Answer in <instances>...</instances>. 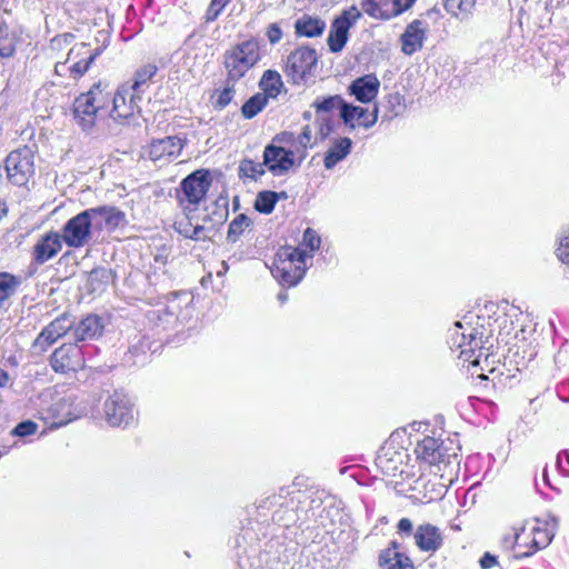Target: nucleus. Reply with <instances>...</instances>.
<instances>
[{
	"label": "nucleus",
	"mask_w": 569,
	"mask_h": 569,
	"mask_svg": "<svg viewBox=\"0 0 569 569\" xmlns=\"http://www.w3.org/2000/svg\"><path fill=\"white\" fill-rule=\"evenodd\" d=\"M184 147L182 139L176 136L152 140L144 154L158 167L166 166L176 160Z\"/></svg>",
	"instance_id": "obj_13"
},
{
	"label": "nucleus",
	"mask_w": 569,
	"mask_h": 569,
	"mask_svg": "<svg viewBox=\"0 0 569 569\" xmlns=\"http://www.w3.org/2000/svg\"><path fill=\"white\" fill-rule=\"evenodd\" d=\"M488 319L469 315L456 321L450 333L451 349L459 350L458 358L477 367L480 358L488 360L493 343L490 341L492 330L487 328Z\"/></svg>",
	"instance_id": "obj_1"
},
{
	"label": "nucleus",
	"mask_w": 569,
	"mask_h": 569,
	"mask_svg": "<svg viewBox=\"0 0 569 569\" xmlns=\"http://www.w3.org/2000/svg\"><path fill=\"white\" fill-rule=\"evenodd\" d=\"M380 81L370 73L355 79L349 86V93L359 102L368 103L376 99L379 92Z\"/></svg>",
	"instance_id": "obj_24"
},
{
	"label": "nucleus",
	"mask_w": 569,
	"mask_h": 569,
	"mask_svg": "<svg viewBox=\"0 0 569 569\" xmlns=\"http://www.w3.org/2000/svg\"><path fill=\"white\" fill-rule=\"evenodd\" d=\"M176 310H177L176 301H171V302L167 306V311H168L170 315H176Z\"/></svg>",
	"instance_id": "obj_60"
},
{
	"label": "nucleus",
	"mask_w": 569,
	"mask_h": 569,
	"mask_svg": "<svg viewBox=\"0 0 569 569\" xmlns=\"http://www.w3.org/2000/svg\"><path fill=\"white\" fill-rule=\"evenodd\" d=\"M21 283L22 278L20 276L0 272V308L4 301L16 293Z\"/></svg>",
	"instance_id": "obj_33"
},
{
	"label": "nucleus",
	"mask_w": 569,
	"mask_h": 569,
	"mask_svg": "<svg viewBox=\"0 0 569 569\" xmlns=\"http://www.w3.org/2000/svg\"><path fill=\"white\" fill-rule=\"evenodd\" d=\"M351 139L345 137L336 140L329 150L326 152L323 164L325 168L330 170L338 162L342 161L351 151Z\"/></svg>",
	"instance_id": "obj_30"
},
{
	"label": "nucleus",
	"mask_w": 569,
	"mask_h": 569,
	"mask_svg": "<svg viewBox=\"0 0 569 569\" xmlns=\"http://www.w3.org/2000/svg\"><path fill=\"white\" fill-rule=\"evenodd\" d=\"M379 565L382 569H415L410 558L399 551V545L396 541L381 551Z\"/></svg>",
	"instance_id": "obj_26"
},
{
	"label": "nucleus",
	"mask_w": 569,
	"mask_h": 569,
	"mask_svg": "<svg viewBox=\"0 0 569 569\" xmlns=\"http://www.w3.org/2000/svg\"><path fill=\"white\" fill-rule=\"evenodd\" d=\"M562 456H563V459H567V461L569 462V455L566 451L560 452L558 455V461L561 459Z\"/></svg>",
	"instance_id": "obj_63"
},
{
	"label": "nucleus",
	"mask_w": 569,
	"mask_h": 569,
	"mask_svg": "<svg viewBox=\"0 0 569 569\" xmlns=\"http://www.w3.org/2000/svg\"><path fill=\"white\" fill-rule=\"evenodd\" d=\"M184 212L186 216L174 223L178 233L194 241H204L208 239L210 233L209 227L201 222L200 217H196L189 211Z\"/></svg>",
	"instance_id": "obj_22"
},
{
	"label": "nucleus",
	"mask_w": 569,
	"mask_h": 569,
	"mask_svg": "<svg viewBox=\"0 0 569 569\" xmlns=\"http://www.w3.org/2000/svg\"><path fill=\"white\" fill-rule=\"evenodd\" d=\"M103 325L98 316L89 315L81 319L77 325L73 323L71 338L74 343L93 340L101 336Z\"/></svg>",
	"instance_id": "obj_25"
},
{
	"label": "nucleus",
	"mask_w": 569,
	"mask_h": 569,
	"mask_svg": "<svg viewBox=\"0 0 569 569\" xmlns=\"http://www.w3.org/2000/svg\"><path fill=\"white\" fill-rule=\"evenodd\" d=\"M360 18V10L356 6H352L348 10H345L336 20H342L348 23V28H351Z\"/></svg>",
	"instance_id": "obj_52"
},
{
	"label": "nucleus",
	"mask_w": 569,
	"mask_h": 569,
	"mask_svg": "<svg viewBox=\"0 0 569 569\" xmlns=\"http://www.w3.org/2000/svg\"><path fill=\"white\" fill-rule=\"evenodd\" d=\"M295 150L269 144L263 151V162L274 176L287 173L295 164Z\"/></svg>",
	"instance_id": "obj_17"
},
{
	"label": "nucleus",
	"mask_w": 569,
	"mask_h": 569,
	"mask_svg": "<svg viewBox=\"0 0 569 569\" xmlns=\"http://www.w3.org/2000/svg\"><path fill=\"white\" fill-rule=\"evenodd\" d=\"M228 82H230L228 80ZM234 97V88L233 84L227 83V86L222 90H217L212 96V104L214 109L222 110L224 109Z\"/></svg>",
	"instance_id": "obj_43"
},
{
	"label": "nucleus",
	"mask_w": 569,
	"mask_h": 569,
	"mask_svg": "<svg viewBox=\"0 0 569 569\" xmlns=\"http://www.w3.org/2000/svg\"><path fill=\"white\" fill-rule=\"evenodd\" d=\"M229 270V266L226 261L221 262V269L217 271L218 277H223Z\"/></svg>",
	"instance_id": "obj_58"
},
{
	"label": "nucleus",
	"mask_w": 569,
	"mask_h": 569,
	"mask_svg": "<svg viewBox=\"0 0 569 569\" xmlns=\"http://www.w3.org/2000/svg\"><path fill=\"white\" fill-rule=\"evenodd\" d=\"M389 117L401 114L405 110L403 99L399 93H391L386 97V106Z\"/></svg>",
	"instance_id": "obj_46"
},
{
	"label": "nucleus",
	"mask_w": 569,
	"mask_h": 569,
	"mask_svg": "<svg viewBox=\"0 0 569 569\" xmlns=\"http://www.w3.org/2000/svg\"><path fill=\"white\" fill-rule=\"evenodd\" d=\"M16 50V37L10 32L8 26L0 24V57L9 58Z\"/></svg>",
	"instance_id": "obj_41"
},
{
	"label": "nucleus",
	"mask_w": 569,
	"mask_h": 569,
	"mask_svg": "<svg viewBox=\"0 0 569 569\" xmlns=\"http://www.w3.org/2000/svg\"><path fill=\"white\" fill-rule=\"evenodd\" d=\"M458 450L452 441L448 446L432 437H425L415 448L417 458L435 467L437 470L433 473L440 477H443L448 469L450 473L457 471L460 463Z\"/></svg>",
	"instance_id": "obj_4"
},
{
	"label": "nucleus",
	"mask_w": 569,
	"mask_h": 569,
	"mask_svg": "<svg viewBox=\"0 0 569 569\" xmlns=\"http://www.w3.org/2000/svg\"><path fill=\"white\" fill-rule=\"evenodd\" d=\"M562 456H563V459H567V461L569 462V455L566 451L560 452L558 455V461L561 459Z\"/></svg>",
	"instance_id": "obj_62"
},
{
	"label": "nucleus",
	"mask_w": 569,
	"mask_h": 569,
	"mask_svg": "<svg viewBox=\"0 0 569 569\" xmlns=\"http://www.w3.org/2000/svg\"><path fill=\"white\" fill-rule=\"evenodd\" d=\"M349 29L347 22L335 19L327 39L331 52L337 53L343 49L348 40Z\"/></svg>",
	"instance_id": "obj_31"
},
{
	"label": "nucleus",
	"mask_w": 569,
	"mask_h": 569,
	"mask_svg": "<svg viewBox=\"0 0 569 569\" xmlns=\"http://www.w3.org/2000/svg\"><path fill=\"white\" fill-rule=\"evenodd\" d=\"M318 59V53L313 48L299 47L288 54L283 69L284 74L293 84H305L316 77Z\"/></svg>",
	"instance_id": "obj_6"
},
{
	"label": "nucleus",
	"mask_w": 569,
	"mask_h": 569,
	"mask_svg": "<svg viewBox=\"0 0 569 569\" xmlns=\"http://www.w3.org/2000/svg\"><path fill=\"white\" fill-rule=\"evenodd\" d=\"M558 529V519L550 517L545 527L533 526L528 531V538L531 537L533 549L525 550L516 555V558H526L532 556L537 550L546 548L552 540Z\"/></svg>",
	"instance_id": "obj_19"
},
{
	"label": "nucleus",
	"mask_w": 569,
	"mask_h": 569,
	"mask_svg": "<svg viewBox=\"0 0 569 569\" xmlns=\"http://www.w3.org/2000/svg\"><path fill=\"white\" fill-rule=\"evenodd\" d=\"M62 237L57 231L44 233L33 247V261L38 264H43L56 257L62 249Z\"/></svg>",
	"instance_id": "obj_20"
},
{
	"label": "nucleus",
	"mask_w": 569,
	"mask_h": 569,
	"mask_svg": "<svg viewBox=\"0 0 569 569\" xmlns=\"http://www.w3.org/2000/svg\"><path fill=\"white\" fill-rule=\"evenodd\" d=\"M211 184L210 173L206 169L196 170L180 183L179 201L184 211L193 212L203 200Z\"/></svg>",
	"instance_id": "obj_10"
},
{
	"label": "nucleus",
	"mask_w": 569,
	"mask_h": 569,
	"mask_svg": "<svg viewBox=\"0 0 569 569\" xmlns=\"http://www.w3.org/2000/svg\"><path fill=\"white\" fill-rule=\"evenodd\" d=\"M38 430V425L31 420H26L20 423H18L13 430L11 431V435L17 437H27L36 433Z\"/></svg>",
	"instance_id": "obj_51"
},
{
	"label": "nucleus",
	"mask_w": 569,
	"mask_h": 569,
	"mask_svg": "<svg viewBox=\"0 0 569 569\" xmlns=\"http://www.w3.org/2000/svg\"><path fill=\"white\" fill-rule=\"evenodd\" d=\"M170 259V249L166 246L158 248L153 256L154 268L166 273V266Z\"/></svg>",
	"instance_id": "obj_49"
},
{
	"label": "nucleus",
	"mask_w": 569,
	"mask_h": 569,
	"mask_svg": "<svg viewBox=\"0 0 569 569\" xmlns=\"http://www.w3.org/2000/svg\"><path fill=\"white\" fill-rule=\"evenodd\" d=\"M231 0H211L207 11H206V21L207 22H213L214 20L218 19V17L220 16V13L222 12V10L226 8V6L230 2Z\"/></svg>",
	"instance_id": "obj_48"
},
{
	"label": "nucleus",
	"mask_w": 569,
	"mask_h": 569,
	"mask_svg": "<svg viewBox=\"0 0 569 569\" xmlns=\"http://www.w3.org/2000/svg\"><path fill=\"white\" fill-rule=\"evenodd\" d=\"M556 254L561 262L569 264V232L559 237Z\"/></svg>",
	"instance_id": "obj_50"
},
{
	"label": "nucleus",
	"mask_w": 569,
	"mask_h": 569,
	"mask_svg": "<svg viewBox=\"0 0 569 569\" xmlns=\"http://www.w3.org/2000/svg\"><path fill=\"white\" fill-rule=\"evenodd\" d=\"M103 417L112 428H128L138 421V411L127 393L114 391L103 403Z\"/></svg>",
	"instance_id": "obj_9"
},
{
	"label": "nucleus",
	"mask_w": 569,
	"mask_h": 569,
	"mask_svg": "<svg viewBox=\"0 0 569 569\" xmlns=\"http://www.w3.org/2000/svg\"><path fill=\"white\" fill-rule=\"evenodd\" d=\"M345 104V99L339 96H329V97H318L312 102V108L316 111V117L318 116H331L333 110H339L341 112L342 106Z\"/></svg>",
	"instance_id": "obj_32"
},
{
	"label": "nucleus",
	"mask_w": 569,
	"mask_h": 569,
	"mask_svg": "<svg viewBox=\"0 0 569 569\" xmlns=\"http://www.w3.org/2000/svg\"><path fill=\"white\" fill-rule=\"evenodd\" d=\"M278 300L281 302V303H284L287 300H288V295L286 292H280L278 295Z\"/></svg>",
	"instance_id": "obj_61"
},
{
	"label": "nucleus",
	"mask_w": 569,
	"mask_h": 569,
	"mask_svg": "<svg viewBox=\"0 0 569 569\" xmlns=\"http://www.w3.org/2000/svg\"><path fill=\"white\" fill-rule=\"evenodd\" d=\"M266 36L271 44H276L282 38V30L278 23H271L267 29Z\"/></svg>",
	"instance_id": "obj_53"
},
{
	"label": "nucleus",
	"mask_w": 569,
	"mask_h": 569,
	"mask_svg": "<svg viewBox=\"0 0 569 569\" xmlns=\"http://www.w3.org/2000/svg\"><path fill=\"white\" fill-rule=\"evenodd\" d=\"M111 92L108 84L98 82L86 93H81L73 102V118L83 131H90L98 119L109 116L108 108Z\"/></svg>",
	"instance_id": "obj_3"
},
{
	"label": "nucleus",
	"mask_w": 569,
	"mask_h": 569,
	"mask_svg": "<svg viewBox=\"0 0 569 569\" xmlns=\"http://www.w3.org/2000/svg\"><path fill=\"white\" fill-rule=\"evenodd\" d=\"M267 102L268 99L266 94L256 93L243 103L241 108L242 116L246 119H252L266 107Z\"/></svg>",
	"instance_id": "obj_37"
},
{
	"label": "nucleus",
	"mask_w": 569,
	"mask_h": 569,
	"mask_svg": "<svg viewBox=\"0 0 569 569\" xmlns=\"http://www.w3.org/2000/svg\"><path fill=\"white\" fill-rule=\"evenodd\" d=\"M528 531L526 526L515 528L512 543L517 549L515 556L521 551L533 549L531 546V537L528 538Z\"/></svg>",
	"instance_id": "obj_44"
},
{
	"label": "nucleus",
	"mask_w": 569,
	"mask_h": 569,
	"mask_svg": "<svg viewBox=\"0 0 569 569\" xmlns=\"http://www.w3.org/2000/svg\"><path fill=\"white\" fill-rule=\"evenodd\" d=\"M8 380H9V376H8V373H7L4 370H1V369H0V387L6 386V383L8 382Z\"/></svg>",
	"instance_id": "obj_59"
},
{
	"label": "nucleus",
	"mask_w": 569,
	"mask_h": 569,
	"mask_svg": "<svg viewBox=\"0 0 569 569\" xmlns=\"http://www.w3.org/2000/svg\"><path fill=\"white\" fill-rule=\"evenodd\" d=\"M123 213L110 206L83 210L69 219L60 236L70 248H82L90 242L96 231L113 230L123 220Z\"/></svg>",
	"instance_id": "obj_2"
},
{
	"label": "nucleus",
	"mask_w": 569,
	"mask_h": 569,
	"mask_svg": "<svg viewBox=\"0 0 569 569\" xmlns=\"http://www.w3.org/2000/svg\"><path fill=\"white\" fill-rule=\"evenodd\" d=\"M7 178L17 186H23L34 173L33 151L23 147L9 153L6 160Z\"/></svg>",
	"instance_id": "obj_11"
},
{
	"label": "nucleus",
	"mask_w": 569,
	"mask_h": 569,
	"mask_svg": "<svg viewBox=\"0 0 569 569\" xmlns=\"http://www.w3.org/2000/svg\"><path fill=\"white\" fill-rule=\"evenodd\" d=\"M250 224L251 219L248 216L243 213L238 214L229 224L227 240L236 242Z\"/></svg>",
	"instance_id": "obj_40"
},
{
	"label": "nucleus",
	"mask_w": 569,
	"mask_h": 569,
	"mask_svg": "<svg viewBox=\"0 0 569 569\" xmlns=\"http://www.w3.org/2000/svg\"><path fill=\"white\" fill-rule=\"evenodd\" d=\"M158 72V66L153 62H147L140 66L133 73V77L129 83V88L139 94H143Z\"/></svg>",
	"instance_id": "obj_28"
},
{
	"label": "nucleus",
	"mask_w": 569,
	"mask_h": 569,
	"mask_svg": "<svg viewBox=\"0 0 569 569\" xmlns=\"http://www.w3.org/2000/svg\"><path fill=\"white\" fill-rule=\"evenodd\" d=\"M280 194L274 191H261L254 201V209L261 213H271Z\"/></svg>",
	"instance_id": "obj_39"
},
{
	"label": "nucleus",
	"mask_w": 569,
	"mask_h": 569,
	"mask_svg": "<svg viewBox=\"0 0 569 569\" xmlns=\"http://www.w3.org/2000/svg\"><path fill=\"white\" fill-rule=\"evenodd\" d=\"M307 250L302 248H283L274 259L271 272L282 284H298L305 276Z\"/></svg>",
	"instance_id": "obj_5"
},
{
	"label": "nucleus",
	"mask_w": 569,
	"mask_h": 569,
	"mask_svg": "<svg viewBox=\"0 0 569 569\" xmlns=\"http://www.w3.org/2000/svg\"><path fill=\"white\" fill-rule=\"evenodd\" d=\"M74 36L71 33H63L52 39L53 46H61L62 43L69 44L73 40Z\"/></svg>",
	"instance_id": "obj_56"
},
{
	"label": "nucleus",
	"mask_w": 569,
	"mask_h": 569,
	"mask_svg": "<svg viewBox=\"0 0 569 569\" xmlns=\"http://www.w3.org/2000/svg\"><path fill=\"white\" fill-rule=\"evenodd\" d=\"M273 519H274L276 521H280V520H281V517L279 516V511H277V512L274 513Z\"/></svg>",
	"instance_id": "obj_64"
},
{
	"label": "nucleus",
	"mask_w": 569,
	"mask_h": 569,
	"mask_svg": "<svg viewBox=\"0 0 569 569\" xmlns=\"http://www.w3.org/2000/svg\"><path fill=\"white\" fill-rule=\"evenodd\" d=\"M378 111L379 108L377 106H375L372 111L369 112L367 108L353 106L345 101L340 112V118L343 124L351 130L357 127L368 129L377 122Z\"/></svg>",
	"instance_id": "obj_18"
},
{
	"label": "nucleus",
	"mask_w": 569,
	"mask_h": 569,
	"mask_svg": "<svg viewBox=\"0 0 569 569\" xmlns=\"http://www.w3.org/2000/svg\"><path fill=\"white\" fill-rule=\"evenodd\" d=\"M415 545L425 552H436L442 546L440 529L431 523L419 525L413 532Z\"/></svg>",
	"instance_id": "obj_23"
},
{
	"label": "nucleus",
	"mask_w": 569,
	"mask_h": 569,
	"mask_svg": "<svg viewBox=\"0 0 569 569\" xmlns=\"http://www.w3.org/2000/svg\"><path fill=\"white\" fill-rule=\"evenodd\" d=\"M316 124L318 136L321 140H325L335 132L339 122L332 116H318L316 117Z\"/></svg>",
	"instance_id": "obj_42"
},
{
	"label": "nucleus",
	"mask_w": 569,
	"mask_h": 569,
	"mask_svg": "<svg viewBox=\"0 0 569 569\" xmlns=\"http://www.w3.org/2000/svg\"><path fill=\"white\" fill-rule=\"evenodd\" d=\"M260 87L263 90V94H266L267 98H276L281 92V89L283 87L281 76L279 74V72L273 70L264 71L260 80Z\"/></svg>",
	"instance_id": "obj_34"
},
{
	"label": "nucleus",
	"mask_w": 569,
	"mask_h": 569,
	"mask_svg": "<svg viewBox=\"0 0 569 569\" xmlns=\"http://www.w3.org/2000/svg\"><path fill=\"white\" fill-rule=\"evenodd\" d=\"M264 162H256L250 159H243L239 163V178L240 179H250V180H257L259 177L264 174Z\"/></svg>",
	"instance_id": "obj_36"
},
{
	"label": "nucleus",
	"mask_w": 569,
	"mask_h": 569,
	"mask_svg": "<svg viewBox=\"0 0 569 569\" xmlns=\"http://www.w3.org/2000/svg\"><path fill=\"white\" fill-rule=\"evenodd\" d=\"M112 271L107 268H96L89 274V284L92 291H102L112 280Z\"/></svg>",
	"instance_id": "obj_38"
},
{
	"label": "nucleus",
	"mask_w": 569,
	"mask_h": 569,
	"mask_svg": "<svg viewBox=\"0 0 569 569\" xmlns=\"http://www.w3.org/2000/svg\"><path fill=\"white\" fill-rule=\"evenodd\" d=\"M377 460L380 468L388 469L387 463L389 462V459L387 458V453H380Z\"/></svg>",
	"instance_id": "obj_57"
},
{
	"label": "nucleus",
	"mask_w": 569,
	"mask_h": 569,
	"mask_svg": "<svg viewBox=\"0 0 569 569\" xmlns=\"http://www.w3.org/2000/svg\"><path fill=\"white\" fill-rule=\"evenodd\" d=\"M302 244L309 248L307 258H312L313 252L320 248L321 239L315 230L308 228L303 233Z\"/></svg>",
	"instance_id": "obj_47"
},
{
	"label": "nucleus",
	"mask_w": 569,
	"mask_h": 569,
	"mask_svg": "<svg viewBox=\"0 0 569 569\" xmlns=\"http://www.w3.org/2000/svg\"><path fill=\"white\" fill-rule=\"evenodd\" d=\"M259 59V46L254 40H247L231 48L224 56L228 80L237 81L241 79Z\"/></svg>",
	"instance_id": "obj_7"
},
{
	"label": "nucleus",
	"mask_w": 569,
	"mask_h": 569,
	"mask_svg": "<svg viewBox=\"0 0 569 569\" xmlns=\"http://www.w3.org/2000/svg\"><path fill=\"white\" fill-rule=\"evenodd\" d=\"M99 54V49H91L84 42L76 43L69 50L67 59L56 64V74L78 80L89 70Z\"/></svg>",
	"instance_id": "obj_8"
},
{
	"label": "nucleus",
	"mask_w": 569,
	"mask_h": 569,
	"mask_svg": "<svg viewBox=\"0 0 569 569\" xmlns=\"http://www.w3.org/2000/svg\"><path fill=\"white\" fill-rule=\"evenodd\" d=\"M50 363L56 372L67 373L84 367L81 348L76 343H64L51 356Z\"/></svg>",
	"instance_id": "obj_15"
},
{
	"label": "nucleus",
	"mask_w": 569,
	"mask_h": 569,
	"mask_svg": "<svg viewBox=\"0 0 569 569\" xmlns=\"http://www.w3.org/2000/svg\"><path fill=\"white\" fill-rule=\"evenodd\" d=\"M228 216V209L227 207H218L214 206L211 213H203L202 217H200V220L202 223L207 224V222H210L212 224L210 229V232L213 230L214 226L221 224Z\"/></svg>",
	"instance_id": "obj_45"
},
{
	"label": "nucleus",
	"mask_w": 569,
	"mask_h": 569,
	"mask_svg": "<svg viewBox=\"0 0 569 569\" xmlns=\"http://www.w3.org/2000/svg\"><path fill=\"white\" fill-rule=\"evenodd\" d=\"M497 565V558L489 552H486L480 559V566L482 569H490Z\"/></svg>",
	"instance_id": "obj_55"
},
{
	"label": "nucleus",
	"mask_w": 569,
	"mask_h": 569,
	"mask_svg": "<svg viewBox=\"0 0 569 569\" xmlns=\"http://www.w3.org/2000/svg\"><path fill=\"white\" fill-rule=\"evenodd\" d=\"M142 96L129 88V83H122L117 92L111 96L112 108L108 113L113 120H127L140 112Z\"/></svg>",
	"instance_id": "obj_12"
},
{
	"label": "nucleus",
	"mask_w": 569,
	"mask_h": 569,
	"mask_svg": "<svg viewBox=\"0 0 569 569\" xmlns=\"http://www.w3.org/2000/svg\"><path fill=\"white\" fill-rule=\"evenodd\" d=\"M427 33V23L421 20H413L409 23L402 33L401 51L407 56H412L419 51L425 42Z\"/></svg>",
	"instance_id": "obj_21"
},
{
	"label": "nucleus",
	"mask_w": 569,
	"mask_h": 569,
	"mask_svg": "<svg viewBox=\"0 0 569 569\" xmlns=\"http://www.w3.org/2000/svg\"><path fill=\"white\" fill-rule=\"evenodd\" d=\"M412 521L408 518H401L397 525L399 535L409 537L412 533Z\"/></svg>",
	"instance_id": "obj_54"
},
{
	"label": "nucleus",
	"mask_w": 569,
	"mask_h": 569,
	"mask_svg": "<svg viewBox=\"0 0 569 569\" xmlns=\"http://www.w3.org/2000/svg\"><path fill=\"white\" fill-rule=\"evenodd\" d=\"M72 326L73 320L69 316L63 315L56 318L36 338L32 345L33 352L42 353L60 337L66 335L71 337Z\"/></svg>",
	"instance_id": "obj_14"
},
{
	"label": "nucleus",
	"mask_w": 569,
	"mask_h": 569,
	"mask_svg": "<svg viewBox=\"0 0 569 569\" xmlns=\"http://www.w3.org/2000/svg\"><path fill=\"white\" fill-rule=\"evenodd\" d=\"M416 0H362V10L375 19L389 20L408 10Z\"/></svg>",
	"instance_id": "obj_16"
},
{
	"label": "nucleus",
	"mask_w": 569,
	"mask_h": 569,
	"mask_svg": "<svg viewBox=\"0 0 569 569\" xmlns=\"http://www.w3.org/2000/svg\"><path fill=\"white\" fill-rule=\"evenodd\" d=\"M281 141L290 144L289 149L295 150V156L300 160L307 156V149L311 148L315 142L312 141V132L309 126H305L302 132L295 137L293 133H283Z\"/></svg>",
	"instance_id": "obj_27"
},
{
	"label": "nucleus",
	"mask_w": 569,
	"mask_h": 569,
	"mask_svg": "<svg viewBox=\"0 0 569 569\" xmlns=\"http://www.w3.org/2000/svg\"><path fill=\"white\" fill-rule=\"evenodd\" d=\"M443 7L451 16L463 20L471 14L475 0H443Z\"/></svg>",
	"instance_id": "obj_35"
},
{
	"label": "nucleus",
	"mask_w": 569,
	"mask_h": 569,
	"mask_svg": "<svg viewBox=\"0 0 569 569\" xmlns=\"http://www.w3.org/2000/svg\"><path fill=\"white\" fill-rule=\"evenodd\" d=\"M295 29L299 37L315 38L323 33L326 22L318 17L303 14L296 20Z\"/></svg>",
	"instance_id": "obj_29"
}]
</instances>
